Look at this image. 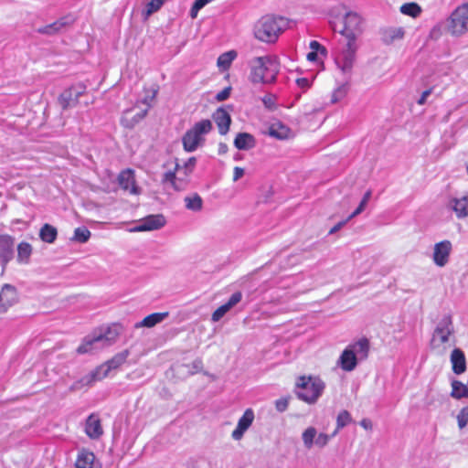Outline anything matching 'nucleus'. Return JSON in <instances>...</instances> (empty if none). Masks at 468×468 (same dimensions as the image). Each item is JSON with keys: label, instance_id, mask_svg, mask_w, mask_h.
Listing matches in <instances>:
<instances>
[{"label": "nucleus", "instance_id": "f3484780", "mask_svg": "<svg viewBox=\"0 0 468 468\" xmlns=\"http://www.w3.org/2000/svg\"><path fill=\"white\" fill-rule=\"evenodd\" d=\"M188 177H186L185 174L181 176L176 170L168 171L165 173L163 177V183L165 185H170L176 191L184 190L188 183Z\"/></svg>", "mask_w": 468, "mask_h": 468}, {"label": "nucleus", "instance_id": "4be33fe9", "mask_svg": "<svg viewBox=\"0 0 468 468\" xmlns=\"http://www.w3.org/2000/svg\"><path fill=\"white\" fill-rule=\"evenodd\" d=\"M213 118L218 127L220 134H226L231 123V118L229 113L222 108L218 109L213 114Z\"/></svg>", "mask_w": 468, "mask_h": 468}, {"label": "nucleus", "instance_id": "680f3d73", "mask_svg": "<svg viewBox=\"0 0 468 468\" xmlns=\"http://www.w3.org/2000/svg\"><path fill=\"white\" fill-rule=\"evenodd\" d=\"M360 425L366 429V430H371L372 429V422L370 420L368 419H363L361 421H360Z\"/></svg>", "mask_w": 468, "mask_h": 468}, {"label": "nucleus", "instance_id": "aec40b11", "mask_svg": "<svg viewBox=\"0 0 468 468\" xmlns=\"http://www.w3.org/2000/svg\"><path fill=\"white\" fill-rule=\"evenodd\" d=\"M452 368L454 374L461 375L466 370V359L463 350L454 348L451 354Z\"/></svg>", "mask_w": 468, "mask_h": 468}, {"label": "nucleus", "instance_id": "412c9836", "mask_svg": "<svg viewBox=\"0 0 468 468\" xmlns=\"http://www.w3.org/2000/svg\"><path fill=\"white\" fill-rule=\"evenodd\" d=\"M99 339L100 338L97 337L95 333L85 336L82 343L77 348V353L80 355H84L101 349L102 347H98L101 345Z\"/></svg>", "mask_w": 468, "mask_h": 468}, {"label": "nucleus", "instance_id": "9b49d317", "mask_svg": "<svg viewBox=\"0 0 468 468\" xmlns=\"http://www.w3.org/2000/svg\"><path fill=\"white\" fill-rule=\"evenodd\" d=\"M165 225V218L163 215H149L143 218L141 222L133 228L132 232L151 231L163 228Z\"/></svg>", "mask_w": 468, "mask_h": 468}, {"label": "nucleus", "instance_id": "dca6fc26", "mask_svg": "<svg viewBox=\"0 0 468 468\" xmlns=\"http://www.w3.org/2000/svg\"><path fill=\"white\" fill-rule=\"evenodd\" d=\"M84 431L86 435L91 440L99 439L102 433L103 429L98 414L91 413L85 421Z\"/></svg>", "mask_w": 468, "mask_h": 468}, {"label": "nucleus", "instance_id": "f257e3e1", "mask_svg": "<svg viewBox=\"0 0 468 468\" xmlns=\"http://www.w3.org/2000/svg\"><path fill=\"white\" fill-rule=\"evenodd\" d=\"M364 32V19L356 12H346L343 18V27L339 33L344 37V42L339 43L335 55V64L345 74L352 71L356 53L358 49L357 38Z\"/></svg>", "mask_w": 468, "mask_h": 468}, {"label": "nucleus", "instance_id": "9d476101", "mask_svg": "<svg viewBox=\"0 0 468 468\" xmlns=\"http://www.w3.org/2000/svg\"><path fill=\"white\" fill-rule=\"evenodd\" d=\"M74 23V18L70 16H63L54 23L38 27L37 32L42 35L53 36L67 30Z\"/></svg>", "mask_w": 468, "mask_h": 468}, {"label": "nucleus", "instance_id": "5701e85b", "mask_svg": "<svg viewBox=\"0 0 468 468\" xmlns=\"http://www.w3.org/2000/svg\"><path fill=\"white\" fill-rule=\"evenodd\" d=\"M448 207L454 211L458 218H463L468 216V194L461 198H452Z\"/></svg>", "mask_w": 468, "mask_h": 468}, {"label": "nucleus", "instance_id": "09e8293b", "mask_svg": "<svg viewBox=\"0 0 468 468\" xmlns=\"http://www.w3.org/2000/svg\"><path fill=\"white\" fill-rule=\"evenodd\" d=\"M288 404H289V401H288V399H286V398H282L275 401V407L279 412L285 411L288 408Z\"/></svg>", "mask_w": 468, "mask_h": 468}, {"label": "nucleus", "instance_id": "13d9d810", "mask_svg": "<svg viewBox=\"0 0 468 468\" xmlns=\"http://www.w3.org/2000/svg\"><path fill=\"white\" fill-rule=\"evenodd\" d=\"M245 431H246V430H240L239 427L237 426L236 429L232 432V438L234 440H239Z\"/></svg>", "mask_w": 468, "mask_h": 468}, {"label": "nucleus", "instance_id": "69168bd1", "mask_svg": "<svg viewBox=\"0 0 468 468\" xmlns=\"http://www.w3.org/2000/svg\"><path fill=\"white\" fill-rule=\"evenodd\" d=\"M227 150V145L226 144H220L219 145V153H225Z\"/></svg>", "mask_w": 468, "mask_h": 468}, {"label": "nucleus", "instance_id": "20e7f679", "mask_svg": "<svg viewBox=\"0 0 468 468\" xmlns=\"http://www.w3.org/2000/svg\"><path fill=\"white\" fill-rule=\"evenodd\" d=\"M324 389V383L319 378L303 376L296 382L297 397L309 404L314 403Z\"/></svg>", "mask_w": 468, "mask_h": 468}, {"label": "nucleus", "instance_id": "72a5a7b5", "mask_svg": "<svg viewBox=\"0 0 468 468\" xmlns=\"http://www.w3.org/2000/svg\"><path fill=\"white\" fill-rule=\"evenodd\" d=\"M289 133H290V130L286 126H284L281 123L272 124L269 128V132H268L269 135H271V137L280 139V140L286 139L289 135Z\"/></svg>", "mask_w": 468, "mask_h": 468}, {"label": "nucleus", "instance_id": "c9c22d12", "mask_svg": "<svg viewBox=\"0 0 468 468\" xmlns=\"http://www.w3.org/2000/svg\"><path fill=\"white\" fill-rule=\"evenodd\" d=\"M400 12L403 15L416 18L420 15L421 7L416 3H406L400 6Z\"/></svg>", "mask_w": 468, "mask_h": 468}, {"label": "nucleus", "instance_id": "de8ad7c7", "mask_svg": "<svg viewBox=\"0 0 468 468\" xmlns=\"http://www.w3.org/2000/svg\"><path fill=\"white\" fill-rule=\"evenodd\" d=\"M242 299V293L240 292H234L229 301L225 303L227 307L230 310L236 304H238Z\"/></svg>", "mask_w": 468, "mask_h": 468}, {"label": "nucleus", "instance_id": "423d86ee", "mask_svg": "<svg viewBox=\"0 0 468 468\" xmlns=\"http://www.w3.org/2000/svg\"><path fill=\"white\" fill-rule=\"evenodd\" d=\"M449 33L460 37L468 32V4L458 6L451 15L447 23Z\"/></svg>", "mask_w": 468, "mask_h": 468}, {"label": "nucleus", "instance_id": "0e129e2a", "mask_svg": "<svg viewBox=\"0 0 468 468\" xmlns=\"http://www.w3.org/2000/svg\"><path fill=\"white\" fill-rule=\"evenodd\" d=\"M371 197V191L370 190H367L365 194H364V197L362 198V201H365V203L367 204L368 200L370 199Z\"/></svg>", "mask_w": 468, "mask_h": 468}, {"label": "nucleus", "instance_id": "0eeeda50", "mask_svg": "<svg viewBox=\"0 0 468 468\" xmlns=\"http://www.w3.org/2000/svg\"><path fill=\"white\" fill-rule=\"evenodd\" d=\"M454 334V326L451 314L443 315L437 323L432 337V346L439 347L441 345L449 342L450 336Z\"/></svg>", "mask_w": 468, "mask_h": 468}, {"label": "nucleus", "instance_id": "ddd939ff", "mask_svg": "<svg viewBox=\"0 0 468 468\" xmlns=\"http://www.w3.org/2000/svg\"><path fill=\"white\" fill-rule=\"evenodd\" d=\"M15 239L9 235H0V262L3 269L14 258Z\"/></svg>", "mask_w": 468, "mask_h": 468}, {"label": "nucleus", "instance_id": "393cba45", "mask_svg": "<svg viewBox=\"0 0 468 468\" xmlns=\"http://www.w3.org/2000/svg\"><path fill=\"white\" fill-rule=\"evenodd\" d=\"M357 360H364L367 357L369 352V341L367 338H361L358 341L347 346Z\"/></svg>", "mask_w": 468, "mask_h": 468}, {"label": "nucleus", "instance_id": "603ef678", "mask_svg": "<svg viewBox=\"0 0 468 468\" xmlns=\"http://www.w3.org/2000/svg\"><path fill=\"white\" fill-rule=\"evenodd\" d=\"M310 48L312 49V51H315V52L320 51L323 54L326 53L325 48L323 47L319 42H317L315 40L311 41Z\"/></svg>", "mask_w": 468, "mask_h": 468}, {"label": "nucleus", "instance_id": "338daca9", "mask_svg": "<svg viewBox=\"0 0 468 468\" xmlns=\"http://www.w3.org/2000/svg\"><path fill=\"white\" fill-rule=\"evenodd\" d=\"M331 16H334V10L331 11Z\"/></svg>", "mask_w": 468, "mask_h": 468}, {"label": "nucleus", "instance_id": "5fc2aeb1", "mask_svg": "<svg viewBox=\"0 0 468 468\" xmlns=\"http://www.w3.org/2000/svg\"><path fill=\"white\" fill-rule=\"evenodd\" d=\"M296 84L301 89H307L310 87V80L307 78H299L296 80Z\"/></svg>", "mask_w": 468, "mask_h": 468}, {"label": "nucleus", "instance_id": "6e6552de", "mask_svg": "<svg viewBox=\"0 0 468 468\" xmlns=\"http://www.w3.org/2000/svg\"><path fill=\"white\" fill-rule=\"evenodd\" d=\"M85 86L79 84L66 89L58 97V104L62 110L75 107L80 96L85 92Z\"/></svg>", "mask_w": 468, "mask_h": 468}, {"label": "nucleus", "instance_id": "4c0bfd02", "mask_svg": "<svg viewBox=\"0 0 468 468\" xmlns=\"http://www.w3.org/2000/svg\"><path fill=\"white\" fill-rule=\"evenodd\" d=\"M237 53L234 50H230L221 54L218 58V66L224 69H227L231 65L232 61L236 58Z\"/></svg>", "mask_w": 468, "mask_h": 468}, {"label": "nucleus", "instance_id": "e433bc0d", "mask_svg": "<svg viewBox=\"0 0 468 468\" xmlns=\"http://www.w3.org/2000/svg\"><path fill=\"white\" fill-rule=\"evenodd\" d=\"M197 164L196 157H190L183 166H181L178 163L176 164L175 170L178 174H185L186 177H188L189 175L193 172Z\"/></svg>", "mask_w": 468, "mask_h": 468}, {"label": "nucleus", "instance_id": "58836bf2", "mask_svg": "<svg viewBox=\"0 0 468 468\" xmlns=\"http://www.w3.org/2000/svg\"><path fill=\"white\" fill-rule=\"evenodd\" d=\"M317 431L314 427H309L303 432V441L307 449H311L313 447Z\"/></svg>", "mask_w": 468, "mask_h": 468}, {"label": "nucleus", "instance_id": "8fccbe9b", "mask_svg": "<svg viewBox=\"0 0 468 468\" xmlns=\"http://www.w3.org/2000/svg\"><path fill=\"white\" fill-rule=\"evenodd\" d=\"M230 90H231L230 87H227V88L223 89L221 91H219L216 95L217 101H223L227 100L230 95Z\"/></svg>", "mask_w": 468, "mask_h": 468}, {"label": "nucleus", "instance_id": "b1692460", "mask_svg": "<svg viewBox=\"0 0 468 468\" xmlns=\"http://www.w3.org/2000/svg\"><path fill=\"white\" fill-rule=\"evenodd\" d=\"M357 361L353 351L346 346L340 355L337 364L343 370L350 372L356 368Z\"/></svg>", "mask_w": 468, "mask_h": 468}, {"label": "nucleus", "instance_id": "4468645a", "mask_svg": "<svg viewBox=\"0 0 468 468\" xmlns=\"http://www.w3.org/2000/svg\"><path fill=\"white\" fill-rule=\"evenodd\" d=\"M122 331V326L120 324H112L108 326L104 331L95 333L97 337L100 338L101 343L99 347H106L112 346L117 340L118 336Z\"/></svg>", "mask_w": 468, "mask_h": 468}, {"label": "nucleus", "instance_id": "2f4dec72", "mask_svg": "<svg viewBox=\"0 0 468 468\" xmlns=\"http://www.w3.org/2000/svg\"><path fill=\"white\" fill-rule=\"evenodd\" d=\"M58 236V230L55 227L46 223L39 231V238L42 241L47 243H53Z\"/></svg>", "mask_w": 468, "mask_h": 468}, {"label": "nucleus", "instance_id": "c756f323", "mask_svg": "<svg viewBox=\"0 0 468 468\" xmlns=\"http://www.w3.org/2000/svg\"><path fill=\"white\" fill-rule=\"evenodd\" d=\"M94 460L93 452L82 450L78 453L75 468H93Z\"/></svg>", "mask_w": 468, "mask_h": 468}, {"label": "nucleus", "instance_id": "a211bd4d", "mask_svg": "<svg viewBox=\"0 0 468 468\" xmlns=\"http://www.w3.org/2000/svg\"><path fill=\"white\" fill-rule=\"evenodd\" d=\"M119 186L125 191H129L131 194H138V187L135 186V179L133 171L127 169L122 171L118 176Z\"/></svg>", "mask_w": 468, "mask_h": 468}, {"label": "nucleus", "instance_id": "ea45409f", "mask_svg": "<svg viewBox=\"0 0 468 468\" xmlns=\"http://www.w3.org/2000/svg\"><path fill=\"white\" fill-rule=\"evenodd\" d=\"M254 420V412L251 409H248L245 410L241 418L238 421V425L240 430H248L249 427L252 424Z\"/></svg>", "mask_w": 468, "mask_h": 468}, {"label": "nucleus", "instance_id": "e2e57ef3", "mask_svg": "<svg viewBox=\"0 0 468 468\" xmlns=\"http://www.w3.org/2000/svg\"><path fill=\"white\" fill-rule=\"evenodd\" d=\"M306 58L309 61H315L317 59V52L311 51L307 54Z\"/></svg>", "mask_w": 468, "mask_h": 468}, {"label": "nucleus", "instance_id": "4d7b16f0", "mask_svg": "<svg viewBox=\"0 0 468 468\" xmlns=\"http://www.w3.org/2000/svg\"><path fill=\"white\" fill-rule=\"evenodd\" d=\"M348 218L346 219V220H343V221H340L338 222L335 226H334L330 230H329V234H334L335 233L336 231H338L342 227H344L347 221H348Z\"/></svg>", "mask_w": 468, "mask_h": 468}, {"label": "nucleus", "instance_id": "3c124183", "mask_svg": "<svg viewBox=\"0 0 468 468\" xmlns=\"http://www.w3.org/2000/svg\"><path fill=\"white\" fill-rule=\"evenodd\" d=\"M262 102L268 109H272L275 105V98L273 95L269 94L262 98Z\"/></svg>", "mask_w": 468, "mask_h": 468}, {"label": "nucleus", "instance_id": "79ce46f5", "mask_svg": "<svg viewBox=\"0 0 468 468\" xmlns=\"http://www.w3.org/2000/svg\"><path fill=\"white\" fill-rule=\"evenodd\" d=\"M90 237V231L85 227L77 228L74 230L73 239L78 242L85 243L89 240Z\"/></svg>", "mask_w": 468, "mask_h": 468}, {"label": "nucleus", "instance_id": "bf43d9fd", "mask_svg": "<svg viewBox=\"0 0 468 468\" xmlns=\"http://www.w3.org/2000/svg\"><path fill=\"white\" fill-rule=\"evenodd\" d=\"M431 90H427L423 91L421 96L418 100V103L420 105H423L426 102L427 98L431 95Z\"/></svg>", "mask_w": 468, "mask_h": 468}, {"label": "nucleus", "instance_id": "6ab92c4d", "mask_svg": "<svg viewBox=\"0 0 468 468\" xmlns=\"http://www.w3.org/2000/svg\"><path fill=\"white\" fill-rule=\"evenodd\" d=\"M148 109L141 110L135 114L133 113L132 109L125 110L121 118V123L123 127L133 129L139 123L147 114Z\"/></svg>", "mask_w": 468, "mask_h": 468}, {"label": "nucleus", "instance_id": "bb28decb", "mask_svg": "<svg viewBox=\"0 0 468 468\" xmlns=\"http://www.w3.org/2000/svg\"><path fill=\"white\" fill-rule=\"evenodd\" d=\"M168 316V313H154L144 317L141 322L135 324V328L154 327L157 324L163 322Z\"/></svg>", "mask_w": 468, "mask_h": 468}, {"label": "nucleus", "instance_id": "a19ab883", "mask_svg": "<svg viewBox=\"0 0 468 468\" xmlns=\"http://www.w3.org/2000/svg\"><path fill=\"white\" fill-rule=\"evenodd\" d=\"M351 420L352 418L350 413L347 410H342L337 416L336 430L332 434V436H335L340 429L346 427L347 424L351 422Z\"/></svg>", "mask_w": 468, "mask_h": 468}, {"label": "nucleus", "instance_id": "49530a36", "mask_svg": "<svg viewBox=\"0 0 468 468\" xmlns=\"http://www.w3.org/2000/svg\"><path fill=\"white\" fill-rule=\"evenodd\" d=\"M331 437H333V436L332 435L330 436L325 433H320V434L316 435L314 444H315L316 446H318L320 448H323L328 443Z\"/></svg>", "mask_w": 468, "mask_h": 468}, {"label": "nucleus", "instance_id": "cd10ccee", "mask_svg": "<svg viewBox=\"0 0 468 468\" xmlns=\"http://www.w3.org/2000/svg\"><path fill=\"white\" fill-rule=\"evenodd\" d=\"M101 380L95 369L90 374L82 377L80 379L75 381L70 387L69 391L74 392L81 389L84 387L91 386L95 381Z\"/></svg>", "mask_w": 468, "mask_h": 468}, {"label": "nucleus", "instance_id": "7c9ffc66", "mask_svg": "<svg viewBox=\"0 0 468 468\" xmlns=\"http://www.w3.org/2000/svg\"><path fill=\"white\" fill-rule=\"evenodd\" d=\"M405 31L402 27H389L383 31L382 39L385 43L390 44L395 40L403 38Z\"/></svg>", "mask_w": 468, "mask_h": 468}, {"label": "nucleus", "instance_id": "a878e982", "mask_svg": "<svg viewBox=\"0 0 468 468\" xmlns=\"http://www.w3.org/2000/svg\"><path fill=\"white\" fill-rule=\"evenodd\" d=\"M256 144L253 135L248 133H239L234 140V145L239 150H250Z\"/></svg>", "mask_w": 468, "mask_h": 468}, {"label": "nucleus", "instance_id": "052dcab7", "mask_svg": "<svg viewBox=\"0 0 468 468\" xmlns=\"http://www.w3.org/2000/svg\"><path fill=\"white\" fill-rule=\"evenodd\" d=\"M202 361L200 359H196L193 363H192V367H193V371H191V374L195 373V372H198L199 370H201L202 368Z\"/></svg>", "mask_w": 468, "mask_h": 468}, {"label": "nucleus", "instance_id": "473e14b6", "mask_svg": "<svg viewBox=\"0 0 468 468\" xmlns=\"http://www.w3.org/2000/svg\"><path fill=\"white\" fill-rule=\"evenodd\" d=\"M452 393L451 396L454 399H460L463 398H468V388L459 380H453L452 382Z\"/></svg>", "mask_w": 468, "mask_h": 468}, {"label": "nucleus", "instance_id": "864d4df0", "mask_svg": "<svg viewBox=\"0 0 468 468\" xmlns=\"http://www.w3.org/2000/svg\"><path fill=\"white\" fill-rule=\"evenodd\" d=\"M367 203L361 200L356 209L348 217V219H351L359 215L365 209Z\"/></svg>", "mask_w": 468, "mask_h": 468}, {"label": "nucleus", "instance_id": "2eb2a0df", "mask_svg": "<svg viewBox=\"0 0 468 468\" xmlns=\"http://www.w3.org/2000/svg\"><path fill=\"white\" fill-rule=\"evenodd\" d=\"M17 301V292L15 286L5 284L0 291V314L5 313Z\"/></svg>", "mask_w": 468, "mask_h": 468}, {"label": "nucleus", "instance_id": "c03bdc74", "mask_svg": "<svg viewBox=\"0 0 468 468\" xmlns=\"http://www.w3.org/2000/svg\"><path fill=\"white\" fill-rule=\"evenodd\" d=\"M458 426L463 429L468 423V407H464L457 415Z\"/></svg>", "mask_w": 468, "mask_h": 468}, {"label": "nucleus", "instance_id": "a18cd8bd", "mask_svg": "<svg viewBox=\"0 0 468 468\" xmlns=\"http://www.w3.org/2000/svg\"><path fill=\"white\" fill-rule=\"evenodd\" d=\"M229 309L227 307V305L224 303L221 306H219L218 309L214 311L212 314V321L218 322L228 312Z\"/></svg>", "mask_w": 468, "mask_h": 468}, {"label": "nucleus", "instance_id": "39448f33", "mask_svg": "<svg viewBox=\"0 0 468 468\" xmlns=\"http://www.w3.org/2000/svg\"><path fill=\"white\" fill-rule=\"evenodd\" d=\"M212 129V123L209 120H202L194 124L186 131L182 138L183 147L186 152H194L204 141V135Z\"/></svg>", "mask_w": 468, "mask_h": 468}, {"label": "nucleus", "instance_id": "6e6d98bb", "mask_svg": "<svg viewBox=\"0 0 468 468\" xmlns=\"http://www.w3.org/2000/svg\"><path fill=\"white\" fill-rule=\"evenodd\" d=\"M244 176V169L236 166L233 171V181L236 182Z\"/></svg>", "mask_w": 468, "mask_h": 468}, {"label": "nucleus", "instance_id": "c85d7f7f", "mask_svg": "<svg viewBox=\"0 0 468 468\" xmlns=\"http://www.w3.org/2000/svg\"><path fill=\"white\" fill-rule=\"evenodd\" d=\"M32 246L26 241H22L17 246V256L16 261L19 264L27 265L30 262V257L32 255Z\"/></svg>", "mask_w": 468, "mask_h": 468}, {"label": "nucleus", "instance_id": "f03ea898", "mask_svg": "<svg viewBox=\"0 0 468 468\" xmlns=\"http://www.w3.org/2000/svg\"><path fill=\"white\" fill-rule=\"evenodd\" d=\"M250 80L252 83H273L280 70L277 59L270 56L253 58L250 61Z\"/></svg>", "mask_w": 468, "mask_h": 468}, {"label": "nucleus", "instance_id": "f8f14e48", "mask_svg": "<svg viewBox=\"0 0 468 468\" xmlns=\"http://www.w3.org/2000/svg\"><path fill=\"white\" fill-rule=\"evenodd\" d=\"M452 246L450 240H442L434 245L432 260L438 267H444L450 258Z\"/></svg>", "mask_w": 468, "mask_h": 468}, {"label": "nucleus", "instance_id": "7ed1b4c3", "mask_svg": "<svg viewBox=\"0 0 468 468\" xmlns=\"http://www.w3.org/2000/svg\"><path fill=\"white\" fill-rule=\"evenodd\" d=\"M284 27L285 21L282 17L265 16L254 25L253 34L260 41L273 43L277 40Z\"/></svg>", "mask_w": 468, "mask_h": 468}, {"label": "nucleus", "instance_id": "f704fd0d", "mask_svg": "<svg viewBox=\"0 0 468 468\" xmlns=\"http://www.w3.org/2000/svg\"><path fill=\"white\" fill-rule=\"evenodd\" d=\"M185 206L187 209L192 211H200L203 207V200L201 197L197 194H194L193 196L186 197Z\"/></svg>", "mask_w": 468, "mask_h": 468}, {"label": "nucleus", "instance_id": "37998d69", "mask_svg": "<svg viewBox=\"0 0 468 468\" xmlns=\"http://www.w3.org/2000/svg\"><path fill=\"white\" fill-rule=\"evenodd\" d=\"M164 5V0H151L145 7V16H149L152 14L157 12Z\"/></svg>", "mask_w": 468, "mask_h": 468}, {"label": "nucleus", "instance_id": "1a4fd4ad", "mask_svg": "<svg viewBox=\"0 0 468 468\" xmlns=\"http://www.w3.org/2000/svg\"><path fill=\"white\" fill-rule=\"evenodd\" d=\"M129 355L130 351L128 349L122 350L117 353L112 358L95 368V370L98 371L100 378L103 379L109 375L111 370L120 367L126 361Z\"/></svg>", "mask_w": 468, "mask_h": 468}]
</instances>
